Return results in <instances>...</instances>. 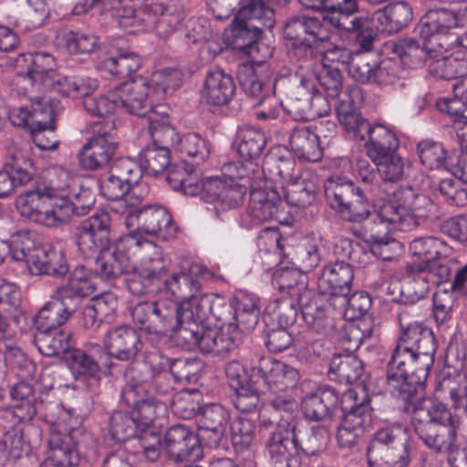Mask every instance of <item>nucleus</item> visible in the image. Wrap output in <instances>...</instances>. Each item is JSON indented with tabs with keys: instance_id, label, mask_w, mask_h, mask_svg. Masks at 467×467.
<instances>
[{
	"instance_id": "4be33fe9",
	"label": "nucleus",
	"mask_w": 467,
	"mask_h": 467,
	"mask_svg": "<svg viewBox=\"0 0 467 467\" xmlns=\"http://www.w3.org/2000/svg\"><path fill=\"white\" fill-rule=\"evenodd\" d=\"M464 8L456 10L452 7H439L429 9L415 26V33L425 41H437L447 36L450 31L462 25Z\"/></svg>"
},
{
	"instance_id": "9d476101",
	"label": "nucleus",
	"mask_w": 467,
	"mask_h": 467,
	"mask_svg": "<svg viewBox=\"0 0 467 467\" xmlns=\"http://www.w3.org/2000/svg\"><path fill=\"white\" fill-rule=\"evenodd\" d=\"M182 304L169 300H147L137 303L131 309L133 323L148 334L165 335L173 327Z\"/></svg>"
},
{
	"instance_id": "0eeeda50",
	"label": "nucleus",
	"mask_w": 467,
	"mask_h": 467,
	"mask_svg": "<svg viewBox=\"0 0 467 467\" xmlns=\"http://www.w3.org/2000/svg\"><path fill=\"white\" fill-rule=\"evenodd\" d=\"M141 262L125 273V284L130 293L134 296L153 295L165 287L167 262L162 250L153 242L142 240L140 247Z\"/></svg>"
},
{
	"instance_id": "412c9836",
	"label": "nucleus",
	"mask_w": 467,
	"mask_h": 467,
	"mask_svg": "<svg viewBox=\"0 0 467 467\" xmlns=\"http://www.w3.org/2000/svg\"><path fill=\"white\" fill-rule=\"evenodd\" d=\"M202 188L200 192L201 198L213 205L216 215L240 206L247 192L245 184L226 182L218 177L205 178Z\"/></svg>"
},
{
	"instance_id": "9b49d317",
	"label": "nucleus",
	"mask_w": 467,
	"mask_h": 467,
	"mask_svg": "<svg viewBox=\"0 0 467 467\" xmlns=\"http://www.w3.org/2000/svg\"><path fill=\"white\" fill-rule=\"evenodd\" d=\"M407 278L400 290V304L413 305L424 298L431 287L450 280L452 268L435 265L428 268L426 264H410L405 268Z\"/></svg>"
},
{
	"instance_id": "09e8293b",
	"label": "nucleus",
	"mask_w": 467,
	"mask_h": 467,
	"mask_svg": "<svg viewBox=\"0 0 467 467\" xmlns=\"http://www.w3.org/2000/svg\"><path fill=\"white\" fill-rule=\"evenodd\" d=\"M314 90V80L302 78L281 106L284 110L296 120H309L311 92Z\"/></svg>"
},
{
	"instance_id": "37998d69",
	"label": "nucleus",
	"mask_w": 467,
	"mask_h": 467,
	"mask_svg": "<svg viewBox=\"0 0 467 467\" xmlns=\"http://www.w3.org/2000/svg\"><path fill=\"white\" fill-rule=\"evenodd\" d=\"M285 202L296 207L305 208L316 198L317 184L309 171H304L282 186Z\"/></svg>"
},
{
	"instance_id": "774afa93",
	"label": "nucleus",
	"mask_w": 467,
	"mask_h": 467,
	"mask_svg": "<svg viewBox=\"0 0 467 467\" xmlns=\"http://www.w3.org/2000/svg\"><path fill=\"white\" fill-rule=\"evenodd\" d=\"M392 50L401 62L410 67L422 66L428 57L425 47L410 37L398 40L393 44Z\"/></svg>"
},
{
	"instance_id": "c756f323",
	"label": "nucleus",
	"mask_w": 467,
	"mask_h": 467,
	"mask_svg": "<svg viewBox=\"0 0 467 467\" xmlns=\"http://www.w3.org/2000/svg\"><path fill=\"white\" fill-rule=\"evenodd\" d=\"M104 343L110 358L124 361L133 360L143 345L137 331L130 326L110 329L104 337Z\"/></svg>"
},
{
	"instance_id": "603ef678",
	"label": "nucleus",
	"mask_w": 467,
	"mask_h": 467,
	"mask_svg": "<svg viewBox=\"0 0 467 467\" xmlns=\"http://www.w3.org/2000/svg\"><path fill=\"white\" fill-rule=\"evenodd\" d=\"M166 180L173 190L189 196L200 195L205 182V178H202L192 166L184 163L173 165L169 170Z\"/></svg>"
},
{
	"instance_id": "c9c22d12",
	"label": "nucleus",
	"mask_w": 467,
	"mask_h": 467,
	"mask_svg": "<svg viewBox=\"0 0 467 467\" xmlns=\"http://www.w3.org/2000/svg\"><path fill=\"white\" fill-rule=\"evenodd\" d=\"M235 89L232 76L216 69L207 73L201 97L209 105L223 106L232 100Z\"/></svg>"
},
{
	"instance_id": "69168bd1",
	"label": "nucleus",
	"mask_w": 467,
	"mask_h": 467,
	"mask_svg": "<svg viewBox=\"0 0 467 467\" xmlns=\"http://www.w3.org/2000/svg\"><path fill=\"white\" fill-rule=\"evenodd\" d=\"M148 130L152 139L153 145H176L179 137L175 128L170 122L169 116L152 113L149 116Z\"/></svg>"
},
{
	"instance_id": "bb28decb",
	"label": "nucleus",
	"mask_w": 467,
	"mask_h": 467,
	"mask_svg": "<svg viewBox=\"0 0 467 467\" xmlns=\"http://www.w3.org/2000/svg\"><path fill=\"white\" fill-rule=\"evenodd\" d=\"M47 456L44 467H73L79 462L77 435L63 432L62 430L50 431Z\"/></svg>"
},
{
	"instance_id": "6ab92c4d",
	"label": "nucleus",
	"mask_w": 467,
	"mask_h": 467,
	"mask_svg": "<svg viewBox=\"0 0 467 467\" xmlns=\"http://www.w3.org/2000/svg\"><path fill=\"white\" fill-rule=\"evenodd\" d=\"M230 415L220 404L204 406L197 418L198 433L202 443L210 449L227 450V428Z\"/></svg>"
},
{
	"instance_id": "13d9d810",
	"label": "nucleus",
	"mask_w": 467,
	"mask_h": 467,
	"mask_svg": "<svg viewBox=\"0 0 467 467\" xmlns=\"http://www.w3.org/2000/svg\"><path fill=\"white\" fill-rule=\"evenodd\" d=\"M164 289L169 290L177 299H181L180 304L193 303V299H199L201 295V284L190 274L178 273L169 277L166 275Z\"/></svg>"
},
{
	"instance_id": "f257e3e1",
	"label": "nucleus",
	"mask_w": 467,
	"mask_h": 467,
	"mask_svg": "<svg viewBox=\"0 0 467 467\" xmlns=\"http://www.w3.org/2000/svg\"><path fill=\"white\" fill-rule=\"evenodd\" d=\"M401 334L387 367L389 389L402 401H411L423 389L435 361L437 339L431 328L412 320L410 309L399 312Z\"/></svg>"
},
{
	"instance_id": "4d7b16f0",
	"label": "nucleus",
	"mask_w": 467,
	"mask_h": 467,
	"mask_svg": "<svg viewBox=\"0 0 467 467\" xmlns=\"http://www.w3.org/2000/svg\"><path fill=\"white\" fill-rule=\"evenodd\" d=\"M259 314V298L255 295L240 293L236 296L234 323L237 331L244 333L253 330L258 323Z\"/></svg>"
},
{
	"instance_id": "338daca9",
	"label": "nucleus",
	"mask_w": 467,
	"mask_h": 467,
	"mask_svg": "<svg viewBox=\"0 0 467 467\" xmlns=\"http://www.w3.org/2000/svg\"><path fill=\"white\" fill-rule=\"evenodd\" d=\"M140 428L132 411H115L109 419V434L116 442H125L135 438Z\"/></svg>"
},
{
	"instance_id": "e433bc0d",
	"label": "nucleus",
	"mask_w": 467,
	"mask_h": 467,
	"mask_svg": "<svg viewBox=\"0 0 467 467\" xmlns=\"http://www.w3.org/2000/svg\"><path fill=\"white\" fill-rule=\"evenodd\" d=\"M25 60L29 63L27 71L20 78L23 82L30 85L31 90L28 91L30 96L33 92L41 93L47 85V79L57 73L55 57L49 53L36 52L27 55Z\"/></svg>"
},
{
	"instance_id": "39448f33",
	"label": "nucleus",
	"mask_w": 467,
	"mask_h": 467,
	"mask_svg": "<svg viewBox=\"0 0 467 467\" xmlns=\"http://www.w3.org/2000/svg\"><path fill=\"white\" fill-rule=\"evenodd\" d=\"M196 314L192 303L182 304L179 318L170 330L171 339L177 347L187 350L198 348L213 356H223L235 348L234 337L205 329L203 320L197 318Z\"/></svg>"
},
{
	"instance_id": "f704fd0d",
	"label": "nucleus",
	"mask_w": 467,
	"mask_h": 467,
	"mask_svg": "<svg viewBox=\"0 0 467 467\" xmlns=\"http://www.w3.org/2000/svg\"><path fill=\"white\" fill-rule=\"evenodd\" d=\"M236 75L244 92L257 99L259 104L273 92L275 79L265 68L255 67L251 64H242L239 65Z\"/></svg>"
},
{
	"instance_id": "20e7f679",
	"label": "nucleus",
	"mask_w": 467,
	"mask_h": 467,
	"mask_svg": "<svg viewBox=\"0 0 467 467\" xmlns=\"http://www.w3.org/2000/svg\"><path fill=\"white\" fill-rule=\"evenodd\" d=\"M417 400L418 394L411 401H403L407 410H412L414 431L429 448L441 453L456 439L460 418L435 399H423L414 403Z\"/></svg>"
},
{
	"instance_id": "a211bd4d",
	"label": "nucleus",
	"mask_w": 467,
	"mask_h": 467,
	"mask_svg": "<svg viewBox=\"0 0 467 467\" xmlns=\"http://www.w3.org/2000/svg\"><path fill=\"white\" fill-rule=\"evenodd\" d=\"M111 218L104 211L85 219L77 227L76 239L79 252L90 257L99 250L110 245Z\"/></svg>"
},
{
	"instance_id": "cd10ccee",
	"label": "nucleus",
	"mask_w": 467,
	"mask_h": 467,
	"mask_svg": "<svg viewBox=\"0 0 467 467\" xmlns=\"http://www.w3.org/2000/svg\"><path fill=\"white\" fill-rule=\"evenodd\" d=\"M339 395L329 386L319 387L315 392L306 394L302 400L305 418L310 421L327 424L338 406Z\"/></svg>"
},
{
	"instance_id": "680f3d73",
	"label": "nucleus",
	"mask_w": 467,
	"mask_h": 467,
	"mask_svg": "<svg viewBox=\"0 0 467 467\" xmlns=\"http://www.w3.org/2000/svg\"><path fill=\"white\" fill-rule=\"evenodd\" d=\"M428 72L436 78L456 82L467 72V61L453 56L431 59L428 64Z\"/></svg>"
},
{
	"instance_id": "f8f14e48",
	"label": "nucleus",
	"mask_w": 467,
	"mask_h": 467,
	"mask_svg": "<svg viewBox=\"0 0 467 467\" xmlns=\"http://www.w3.org/2000/svg\"><path fill=\"white\" fill-rule=\"evenodd\" d=\"M124 224L136 237L135 232L167 240L176 233L171 213L161 205H142L140 209L123 212Z\"/></svg>"
},
{
	"instance_id": "a18cd8bd",
	"label": "nucleus",
	"mask_w": 467,
	"mask_h": 467,
	"mask_svg": "<svg viewBox=\"0 0 467 467\" xmlns=\"http://www.w3.org/2000/svg\"><path fill=\"white\" fill-rule=\"evenodd\" d=\"M289 146L298 159L307 161H317L323 155L321 142L312 126L295 127L289 135Z\"/></svg>"
},
{
	"instance_id": "f03ea898",
	"label": "nucleus",
	"mask_w": 467,
	"mask_h": 467,
	"mask_svg": "<svg viewBox=\"0 0 467 467\" xmlns=\"http://www.w3.org/2000/svg\"><path fill=\"white\" fill-rule=\"evenodd\" d=\"M329 206L348 222L360 223L368 218L371 208L376 211L373 223L388 233L389 230L411 231L420 225L418 219L401 213L390 199L377 208L363 189L347 177L330 176L324 182Z\"/></svg>"
},
{
	"instance_id": "dca6fc26",
	"label": "nucleus",
	"mask_w": 467,
	"mask_h": 467,
	"mask_svg": "<svg viewBox=\"0 0 467 467\" xmlns=\"http://www.w3.org/2000/svg\"><path fill=\"white\" fill-rule=\"evenodd\" d=\"M65 362L76 379H99L100 374H109L113 362L100 345L91 344L85 349L67 351Z\"/></svg>"
},
{
	"instance_id": "5701e85b",
	"label": "nucleus",
	"mask_w": 467,
	"mask_h": 467,
	"mask_svg": "<svg viewBox=\"0 0 467 467\" xmlns=\"http://www.w3.org/2000/svg\"><path fill=\"white\" fill-rule=\"evenodd\" d=\"M201 442L199 433L195 434L183 424H175L165 433L163 449L169 458L177 462L195 461L202 454Z\"/></svg>"
},
{
	"instance_id": "4468645a",
	"label": "nucleus",
	"mask_w": 467,
	"mask_h": 467,
	"mask_svg": "<svg viewBox=\"0 0 467 467\" xmlns=\"http://www.w3.org/2000/svg\"><path fill=\"white\" fill-rule=\"evenodd\" d=\"M142 240L129 234L99 250L95 272L103 279H115L130 269V254L140 249Z\"/></svg>"
},
{
	"instance_id": "ddd939ff",
	"label": "nucleus",
	"mask_w": 467,
	"mask_h": 467,
	"mask_svg": "<svg viewBox=\"0 0 467 467\" xmlns=\"http://www.w3.org/2000/svg\"><path fill=\"white\" fill-rule=\"evenodd\" d=\"M115 136L112 122L99 127L78 151V165L86 171L106 168L113 161L118 149Z\"/></svg>"
},
{
	"instance_id": "393cba45",
	"label": "nucleus",
	"mask_w": 467,
	"mask_h": 467,
	"mask_svg": "<svg viewBox=\"0 0 467 467\" xmlns=\"http://www.w3.org/2000/svg\"><path fill=\"white\" fill-rule=\"evenodd\" d=\"M33 161L22 149L9 150L5 170L0 171V198L11 194L16 187L32 180Z\"/></svg>"
},
{
	"instance_id": "6e6552de",
	"label": "nucleus",
	"mask_w": 467,
	"mask_h": 467,
	"mask_svg": "<svg viewBox=\"0 0 467 467\" xmlns=\"http://www.w3.org/2000/svg\"><path fill=\"white\" fill-rule=\"evenodd\" d=\"M367 453L369 461H384L392 467H407L410 462V442L406 429L400 425L378 430L369 441Z\"/></svg>"
},
{
	"instance_id": "3c124183",
	"label": "nucleus",
	"mask_w": 467,
	"mask_h": 467,
	"mask_svg": "<svg viewBox=\"0 0 467 467\" xmlns=\"http://www.w3.org/2000/svg\"><path fill=\"white\" fill-rule=\"evenodd\" d=\"M367 136L368 140L365 143L368 156L371 161L397 152L399 140L395 133L387 127L377 124L372 126Z\"/></svg>"
},
{
	"instance_id": "c03bdc74",
	"label": "nucleus",
	"mask_w": 467,
	"mask_h": 467,
	"mask_svg": "<svg viewBox=\"0 0 467 467\" xmlns=\"http://www.w3.org/2000/svg\"><path fill=\"white\" fill-rule=\"evenodd\" d=\"M98 88V81L91 78L67 77L58 73L47 79V85L41 93L55 91L62 96L84 98Z\"/></svg>"
},
{
	"instance_id": "f3484780",
	"label": "nucleus",
	"mask_w": 467,
	"mask_h": 467,
	"mask_svg": "<svg viewBox=\"0 0 467 467\" xmlns=\"http://www.w3.org/2000/svg\"><path fill=\"white\" fill-rule=\"evenodd\" d=\"M264 440L265 455L274 467H300L296 430L275 427Z\"/></svg>"
},
{
	"instance_id": "b1692460",
	"label": "nucleus",
	"mask_w": 467,
	"mask_h": 467,
	"mask_svg": "<svg viewBox=\"0 0 467 467\" xmlns=\"http://www.w3.org/2000/svg\"><path fill=\"white\" fill-rule=\"evenodd\" d=\"M327 22L317 16L296 15L287 19L283 28L286 41H304L313 44L327 43L331 37Z\"/></svg>"
},
{
	"instance_id": "79ce46f5",
	"label": "nucleus",
	"mask_w": 467,
	"mask_h": 467,
	"mask_svg": "<svg viewBox=\"0 0 467 467\" xmlns=\"http://www.w3.org/2000/svg\"><path fill=\"white\" fill-rule=\"evenodd\" d=\"M390 200L401 210L418 219L430 218L429 212L435 208L434 203L424 194H420L410 186L400 187L392 192Z\"/></svg>"
},
{
	"instance_id": "a878e982",
	"label": "nucleus",
	"mask_w": 467,
	"mask_h": 467,
	"mask_svg": "<svg viewBox=\"0 0 467 467\" xmlns=\"http://www.w3.org/2000/svg\"><path fill=\"white\" fill-rule=\"evenodd\" d=\"M353 266L345 261L327 264L317 278L320 294L331 297L346 298L352 290Z\"/></svg>"
},
{
	"instance_id": "5fc2aeb1",
	"label": "nucleus",
	"mask_w": 467,
	"mask_h": 467,
	"mask_svg": "<svg viewBox=\"0 0 467 467\" xmlns=\"http://www.w3.org/2000/svg\"><path fill=\"white\" fill-rule=\"evenodd\" d=\"M234 144L241 157L247 161L258 159L266 145L264 132L251 126L238 128Z\"/></svg>"
},
{
	"instance_id": "8fccbe9b",
	"label": "nucleus",
	"mask_w": 467,
	"mask_h": 467,
	"mask_svg": "<svg viewBox=\"0 0 467 467\" xmlns=\"http://www.w3.org/2000/svg\"><path fill=\"white\" fill-rule=\"evenodd\" d=\"M303 302L305 300L296 297H285V296L275 299L265 307L263 321L265 326H268V323L274 325L276 322L278 326L289 327L295 324L298 314V307L300 306L302 310Z\"/></svg>"
},
{
	"instance_id": "6e6d98bb",
	"label": "nucleus",
	"mask_w": 467,
	"mask_h": 467,
	"mask_svg": "<svg viewBox=\"0 0 467 467\" xmlns=\"http://www.w3.org/2000/svg\"><path fill=\"white\" fill-rule=\"evenodd\" d=\"M379 30L389 34L399 32L412 20V9L405 2H396L384 11L376 13Z\"/></svg>"
},
{
	"instance_id": "1a4fd4ad",
	"label": "nucleus",
	"mask_w": 467,
	"mask_h": 467,
	"mask_svg": "<svg viewBox=\"0 0 467 467\" xmlns=\"http://www.w3.org/2000/svg\"><path fill=\"white\" fill-rule=\"evenodd\" d=\"M144 2L137 8L135 18L122 21L124 26H133V33L153 26L156 36L161 39H168L175 33L181 34L184 21L182 12L156 2Z\"/></svg>"
},
{
	"instance_id": "423d86ee",
	"label": "nucleus",
	"mask_w": 467,
	"mask_h": 467,
	"mask_svg": "<svg viewBox=\"0 0 467 467\" xmlns=\"http://www.w3.org/2000/svg\"><path fill=\"white\" fill-rule=\"evenodd\" d=\"M306 9L321 11L323 20L341 37L353 36L362 38V47L369 46L373 37L367 33L370 28L369 21L358 15V3L356 0H298Z\"/></svg>"
},
{
	"instance_id": "58836bf2",
	"label": "nucleus",
	"mask_w": 467,
	"mask_h": 467,
	"mask_svg": "<svg viewBox=\"0 0 467 467\" xmlns=\"http://www.w3.org/2000/svg\"><path fill=\"white\" fill-rule=\"evenodd\" d=\"M52 192V189L37 186L21 193L16 201V207L22 217L43 224Z\"/></svg>"
},
{
	"instance_id": "a19ab883",
	"label": "nucleus",
	"mask_w": 467,
	"mask_h": 467,
	"mask_svg": "<svg viewBox=\"0 0 467 467\" xmlns=\"http://www.w3.org/2000/svg\"><path fill=\"white\" fill-rule=\"evenodd\" d=\"M302 317L306 326L320 336L328 335L335 327L327 304L313 293L302 303Z\"/></svg>"
},
{
	"instance_id": "e2e57ef3",
	"label": "nucleus",
	"mask_w": 467,
	"mask_h": 467,
	"mask_svg": "<svg viewBox=\"0 0 467 467\" xmlns=\"http://www.w3.org/2000/svg\"><path fill=\"white\" fill-rule=\"evenodd\" d=\"M299 273L293 269L281 268L274 272L272 285L279 291L286 293V297H296L306 300L312 296L303 283H298Z\"/></svg>"
},
{
	"instance_id": "7c9ffc66",
	"label": "nucleus",
	"mask_w": 467,
	"mask_h": 467,
	"mask_svg": "<svg viewBox=\"0 0 467 467\" xmlns=\"http://www.w3.org/2000/svg\"><path fill=\"white\" fill-rule=\"evenodd\" d=\"M119 108L130 114L144 117L151 111L152 106L149 100V84L140 78L124 81L116 87Z\"/></svg>"
},
{
	"instance_id": "473e14b6",
	"label": "nucleus",
	"mask_w": 467,
	"mask_h": 467,
	"mask_svg": "<svg viewBox=\"0 0 467 467\" xmlns=\"http://www.w3.org/2000/svg\"><path fill=\"white\" fill-rule=\"evenodd\" d=\"M29 271L33 275H47L62 278L70 275L69 265L66 253L50 244L38 246L29 260Z\"/></svg>"
},
{
	"instance_id": "2f4dec72",
	"label": "nucleus",
	"mask_w": 467,
	"mask_h": 467,
	"mask_svg": "<svg viewBox=\"0 0 467 467\" xmlns=\"http://www.w3.org/2000/svg\"><path fill=\"white\" fill-rule=\"evenodd\" d=\"M268 408L271 410L273 419L264 420L260 422L259 432L263 433L275 427L296 430V413L297 402L291 392L270 393Z\"/></svg>"
},
{
	"instance_id": "49530a36",
	"label": "nucleus",
	"mask_w": 467,
	"mask_h": 467,
	"mask_svg": "<svg viewBox=\"0 0 467 467\" xmlns=\"http://www.w3.org/2000/svg\"><path fill=\"white\" fill-rule=\"evenodd\" d=\"M410 252L413 256L422 259L419 264L428 265V268L442 265L452 268V263L447 260H441L448 250V245L443 240L435 236H424L413 239L410 243Z\"/></svg>"
},
{
	"instance_id": "4c0bfd02",
	"label": "nucleus",
	"mask_w": 467,
	"mask_h": 467,
	"mask_svg": "<svg viewBox=\"0 0 467 467\" xmlns=\"http://www.w3.org/2000/svg\"><path fill=\"white\" fill-rule=\"evenodd\" d=\"M276 2L267 0H249L236 13L235 17L241 23L249 24L250 28L264 32L275 25L274 6Z\"/></svg>"
},
{
	"instance_id": "052dcab7",
	"label": "nucleus",
	"mask_w": 467,
	"mask_h": 467,
	"mask_svg": "<svg viewBox=\"0 0 467 467\" xmlns=\"http://www.w3.org/2000/svg\"><path fill=\"white\" fill-rule=\"evenodd\" d=\"M330 441L327 424L313 425L302 437L297 436L298 450L306 456H318L327 451Z\"/></svg>"
},
{
	"instance_id": "c85d7f7f",
	"label": "nucleus",
	"mask_w": 467,
	"mask_h": 467,
	"mask_svg": "<svg viewBox=\"0 0 467 467\" xmlns=\"http://www.w3.org/2000/svg\"><path fill=\"white\" fill-rule=\"evenodd\" d=\"M417 152L420 162L430 170L444 169L455 178L467 183V166H461V161L454 163L451 157L447 156L443 146L431 140H423L417 145Z\"/></svg>"
},
{
	"instance_id": "ea45409f",
	"label": "nucleus",
	"mask_w": 467,
	"mask_h": 467,
	"mask_svg": "<svg viewBox=\"0 0 467 467\" xmlns=\"http://www.w3.org/2000/svg\"><path fill=\"white\" fill-rule=\"evenodd\" d=\"M123 401L130 407H133V414L140 426H161L167 413L166 404L152 399L143 400L135 397L131 389L123 393Z\"/></svg>"
},
{
	"instance_id": "de8ad7c7",
	"label": "nucleus",
	"mask_w": 467,
	"mask_h": 467,
	"mask_svg": "<svg viewBox=\"0 0 467 467\" xmlns=\"http://www.w3.org/2000/svg\"><path fill=\"white\" fill-rule=\"evenodd\" d=\"M328 376L339 383H364V364L355 355H335L329 364Z\"/></svg>"
},
{
	"instance_id": "0e129e2a",
	"label": "nucleus",
	"mask_w": 467,
	"mask_h": 467,
	"mask_svg": "<svg viewBox=\"0 0 467 467\" xmlns=\"http://www.w3.org/2000/svg\"><path fill=\"white\" fill-rule=\"evenodd\" d=\"M140 66L141 58L135 52H120L118 56L105 58L101 62V68L120 80L130 78Z\"/></svg>"
},
{
	"instance_id": "72a5a7b5",
	"label": "nucleus",
	"mask_w": 467,
	"mask_h": 467,
	"mask_svg": "<svg viewBox=\"0 0 467 467\" xmlns=\"http://www.w3.org/2000/svg\"><path fill=\"white\" fill-rule=\"evenodd\" d=\"M281 203L280 194L275 188L268 185L265 187L251 185L247 213L254 223L276 218Z\"/></svg>"
},
{
	"instance_id": "aec40b11",
	"label": "nucleus",
	"mask_w": 467,
	"mask_h": 467,
	"mask_svg": "<svg viewBox=\"0 0 467 467\" xmlns=\"http://www.w3.org/2000/svg\"><path fill=\"white\" fill-rule=\"evenodd\" d=\"M197 311V318L204 321L213 317L219 333L234 337L237 345V325L234 323V306L223 296L214 294H204L192 303Z\"/></svg>"
},
{
	"instance_id": "2eb2a0df",
	"label": "nucleus",
	"mask_w": 467,
	"mask_h": 467,
	"mask_svg": "<svg viewBox=\"0 0 467 467\" xmlns=\"http://www.w3.org/2000/svg\"><path fill=\"white\" fill-rule=\"evenodd\" d=\"M256 379L269 393L291 392L299 381L297 369L271 357H262L251 368Z\"/></svg>"
},
{
	"instance_id": "bf43d9fd",
	"label": "nucleus",
	"mask_w": 467,
	"mask_h": 467,
	"mask_svg": "<svg viewBox=\"0 0 467 467\" xmlns=\"http://www.w3.org/2000/svg\"><path fill=\"white\" fill-rule=\"evenodd\" d=\"M140 171L151 176H158L171 164L170 150L166 146L147 145L139 154Z\"/></svg>"
},
{
	"instance_id": "864d4df0",
	"label": "nucleus",
	"mask_w": 467,
	"mask_h": 467,
	"mask_svg": "<svg viewBox=\"0 0 467 467\" xmlns=\"http://www.w3.org/2000/svg\"><path fill=\"white\" fill-rule=\"evenodd\" d=\"M36 343L39 351L47 357L65 356L71 350V333L63 328H50L47 331L37 330Z\"/></svg>"
},
{
	"instance_id": "7ed1b4c3",
	"label": "nucleus",
	"mask_w": 467,
	"mask_h": 467,
	"mask_svg": "<svg viewBox=\"0 0 467 467\" xmlns=\"http://www.w3.org/2000/svg\"><path fill=\"white\" fill-rule=\"evenodd\" d=\"M95 290L91 273L84 265L76 266L67 282L57 288L34 318L37 330L60 328L76 313L84 298Z\"/></svg>"
}]
</instances>
